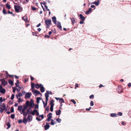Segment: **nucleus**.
<instances>
[{
	"mask_svg": "<svg viewBox=\"0 0 131 131\" xmlns=\"http://www.w3.org/2000/svg\"><path fill=\"white\" fill-rule=\"evenodd\" d=\"M35 105L34 103V102L32 99H31L30 101V103L29 104L30 107L27 110L26 112L28 113V114H31L32 112V110L31 109V108H33L35 106Z\"/></svg>",
	"mask_w": 131,
	"mask_h": 131,
	"instance_id": "f257e3e1",
	"label": "nucleus"
},
{
	"mask_svg": "<svg viewBox=\"0 0 131 131\" xmlns=\"http://www.w3.org/2000/svg\"><path fill=\"white\" fill-rule=\"evenodd\" d=\"M30 103V102L28 101H26L25 103V106H24V108L22 109L21 111L22 113H24L25 112V110H27V108L28 107L30 106L29 104Z\"/></svg>",
	"mask_w": 131,
	"mask_h": 131,
	"instance_id": "f03ea898",
	"label": "nucleus"
},
{
	"mask_svg": "<svg viewBox=\"0 0 131 131\" xmlns=\"http://www.w3.org/2000/svg\"><path fill=\"white\" fill-rule=\"evenodd\" d=\"M51 21L50 19H48L45 20V23L46 25V27L48 28L50 27V25L51 24Z\"/></svg>",
	"mask_w": 131,
	"mask_h": 131,
	"instance_id": "7ed1b4c3",
	"label": "nucleus"
},
{
	"mask_svg": "<svg viewBox=\"0 0 131 131\" xmlns=\"http://www.w3.org/2000/svg\"><path fill=\"white\" fill-rule=\"evenodd\" d=\"M14 8L15 12L17 13H18L19 12V10H21L20 12L23 10V8L20 6H17L16 5L14 6Z\"/></svg>",
	"mask_w": 131,
	"mask_h": 131,
	"instance_id": "20e7f679",
	"label": "nucleus"
},
{
	"mask_svg": "<svg viewBox=\"0 0 131 131\" xmlns=\"http://www.w3.org/2000/svg\"><path fill=\"white\" fill-rule=\"evenodd\" d=\"M1 104H2L1 105V107H0V109H2L3 110H5L6 111L7 110V109L6 108L5 104L4 103H1Z\"/></svg>",
	"mask_w": 131,
	"mask_h": 131,
	"instance_id": "39448f33",
	"label": "nucleus"
},
{
	"mask_svg": "<svg viewBox=\"0 0 131 131\" xmlns=\"http://www.w3.org/2000/svg\"><path fill=\"white\" fill-rule=\"evenodd\" d=\"M19 83V80H17L16 83H15L16 87H18V88H19V89H18L16 88L17 91L18 92H19V91H20L21 89V88L20 87V86L19 85H17V84H18Z\"/></svg>",
	"mask_w": 131,
	"mask_h": 131,
	"instance_id": "423d86ee",
	"label": "nucleus"
},
{
	"mask_svg": "<svg viewBox=\"0 0 131 131\" xmlns=\"http://www.w3.org/2000/svg\"><path fill=\"white\" fill-rule=\"evenodd\" d=\"M32 95L31 92H29L26 93L25 94V99L30 98Z\"/></svg>",
	"mask_w": 131,
	"mask_h": 131,
	"instance_id": "0eeeda50",
	"label": "nucleus"
},
{
	"mask_svg": "<svg viewBox=\"0 0 131 131\" xmlns=\"http://www.w3.org/2000/svg\"><path fill=\"white\" fill-rule=\"evenodd\" d=\"M6 92V90L4 88H3L1 85H0V92L2 94H4Z\"/></svg>",
	"mask_w": 131,
	"mask_h": 131,
	"instance_id": "6e6552de",
	"label": "nucleus"
},
{
	"mask_svg": "<svg viewBox=\"0 0 131 131\" xmlns=\"http://www.w3.org/2000/svg\"><path fill=\"white\" fill-rule=\"evenodd\" d=\"M57 26L58 29L61 30H62V26L60 22L59 21L57 22Z\"/></svg>",
	"mask_w": 131,
	"mask_h": 131,
	"instance_id": "1a4fd4ad",
	"label": "nucleus"
},
{
	"mask_svg": "<svg viewBox=\"0 0 131 131\" xmlns=\"http://www.w3.org/2000/svg\"><path fill=\"white\" fill-rule=\"evenodd\" d=\"M1 81L2 84L4 86L6 85L7 83V81H6L4 79H1Z\"/></svg>",
	"mask_w": 131,
	"mask_h": 131,
	"instance_id": "9d476101",
	"label": "nucleus"
},
{
	"mask_svg": "<svg viewBox=\"0 0 131 131\" xmlns=\"http://www.w3.org/2000/svg\"><path fill=\"white\" fill-rule=\"evenodd\" d=\"M50 126L49 125V123H46V125L44 126L45 130H47L49 128Z\"/></svg>",
	"mask_w": 131,
	"mask_h": 131,
	"instance_id": "9b49d317",
	"label": "nucleus"
},
{
	"mask_svg": "<svg viewBox=\"0 0 131 131\" xmlns=\"http://www.w3.org/2000/svg\"><path fill=\"white\" fill-rule=\"evenodd\" d=\"M52 22L55 25H57L56 18V17L53 16L52 17Z\"/></svg>",
	"mask_w": 131,
	"mask_h": 131,
	"instance_id": "f8f14e48",
	"label": "nucleus"
},
{
	"mask_svg": "<svg viewBox=\"0 0 131 131\" xmlns=\"http://www.w3.org/2000/svg\"><path fill=\"white\" fill-rule=\"evenodd\" d=\"M32 92L34 93V94L35 93L36 94H40L41 95L42 94L40 93V92L37 90H35L34 91H32Z\"/></svg>",
	"mask_w": 131,
	"mask_h": 131,
	"instance_id": "ddd939ff",
	"label": "nucleus"
},
{
	"mask_svg": "<svg viewBox=\"0 0 131 131\" xmlns=\"http://www.w3.org/2000/svg\"><path fill=\"white\" fill-rule=\"evenodd\" d=\"M92 9L91 8H89V9L88 10H87L86 12L85 13V14L88 15L90 14L91 12H92L91 10Z\"/></svg>",
	"mask_w": 131,
	"mask_h": 131,
	"instance_id": "4468645a",
	"label": "nucleus"
},
{
	"mask_svg": "<svg viewBox=\"0 0 131 131\" xmlns=\"http://www.w3.org/2000/svg\"><path fill=\"white\" fill-rule=\"evenodd\" d=\"M99 3H100L99 0L98 1H94V2H92L91 3V4H95L96 6H98L99 5Z\"/></svg>",
	"mask_w": 131,
	"mask_h": 131,
	"instance_id": "2eb2a0df",
	"label": "nucleus"
},
{
	"mask_svg": "<svg viewBox=\"0 0 131 131\" xmlns=\"http://www.w3.org/2000/svg\"><path fill=\"white\" fill-rule=\"evenodd\" d=\"M61 108V107H60V109L58 110V111H56V114L57 115H60L61 112V111L60 110Z\"/></svg>",
	"mask_w": 131,
	"mask_h": 131,
	"instance_id": "dca6fc26",
	"label": "nucleus"
},
{
	"mask_svg": "<svg viewBox=\"0 0 131 131\" xmlns=\"http://www.w3.org/2000/svg\"><path fill=\"white\" fill-rule=\"evenodd\" d=\"M80 18L82 20L84 21L85 19V17L83 16L82 14H80L79 15Z\"/></svg>",
	"mask_w": 131,
	"mask_h": 131,
	"instance_id": "f3484780",
	"label": "nucleus"
},
{
	"mask_svg": "<svg viewBox=\"0 0 131 131\" xmlns=\"http://www.w3.org/2000/svg\"><path fill=\"white\" fill-rule=\"evenodd\" d=\"M32 116L31 115H28L27 117V119L29 121V122L31 121L32 120Z\"/></svg>",
	"mask_w": 131,
	"mask_h": 131,
	"instance_id": "a211bd4d",
	"label": "nucleus"
},
{
	"mask_svg": "<svg viewBox=\"0 0 131 131\" xmlns=\"http://www.w3.org/2000/svg\"><path fill=\"white\" fill-rule=\"evenodd\" d=\"M110 116L112 117H116L117 116V114L115 113H112L111 114Z\"/></svg>",
	"mask_w": 131,
	"mask_h": 131,
	"instance_id": "6ab92c4d",
	"label": "nucleus"
},
{
	"mask_svg": "<svg viewBox=\"0 0 131 131\" xmlns=\"http://www.w3.org/2000/svg\"><path fill=\"white\" fill-rule=\"evenodd\" d=\"M22 105H19L18 106V111H19L21 113L22 108Z\"/></svg>",
	"mask_w": 131,
	"mask_h": 131,
	"instance_id": "aec40b11",
	"label": "nucleus"
},
{
	"mask_svg": "<svg viewBox=\"0 0 131 131\" xmlns=\"http://www.w3.org/2000/svg\"><path fill=\"white\" fill-rule=\"evenodd\" d=\"M23 122L24 123L26 124L27 122V119L26 117H24L23 119Z\"/></svg>",
	"mask_w": 131,
	"mask_h": 131,
	"instance_id": "412c9836",
	"label": "nucleus"
},
{
	"mask_svg": "<svg viewBox=\"0 0 131 131\" xmlns=\"http://www.w3.org/2000/svg\"><path fill=\"white\" fill-rule=\"evenodd\" d=\"M22 19L24 20L25 22L28 21V19L27 17L26 16H25L22 17Z\"/></svg>",
	"mask_w": 131,
	"mask_h": 131,
	"instance_id": "4be33fe9",
	"label": "nucleus"
},
{
	"mask_svg": "<svg viewBox=\"0 0 131 131\" xmlns=\"http://www.w3.org/2000/svg\"><path fill=\"white\" fill-rule=\"evenodd\" d=\"M20 113L21 114H23V116L24 117H26L27 116V115L28 114V113L26 112H24V113L21 112Z\"/></svg>",
	"mask_w": 131,
	"mask_h": 131,
	"instance_id": "5701e85b",
	"label": "nucleus"
},
{
	"mask_svg": "<svg viewBox=\"0 0 131 131\" xmlns=\"http://www.w3.org/2000/svg\"><path fill=\"white\" fill-rule=\"evenodd\" d=\"M71 19V22H72V24L74 25V24L75 23V18H70Z\"/></svg>",
	"mask_w": 131,
	"mask_h": 131,
	"instance_id": "b1692460",
	"label": "nucleus"
},
{
	"mask_svg": "<svg viewBox=\"0 0 131 131\" xmlns=\"http://www.w3.org/2000/svg\"><path fill=\"white\" fill-rule=\"evenodd\" d=\"M8 82L11 86L13 85L14 84L13 82L11 80H8Z\"/></svg>",
	"mask_w": 131,
	"mask_h": 131,
	"instance_id": "393cba45",
	"label": "nucleus"
},
{
	"mask_svg": "<svg viewBox=\"0 0 131 131\" xmlns=\"http://www.w3.org/2000/svg\"><path fill=\"white\" fill-rule=\"evenodd\" d=\"M37 111H38L36 109L34 110L33 111H32L31 114L33 115H35V112L36 113L37 112Z\"/></svg>",
	"mask_w": 131,
	"mask_h": 131,
	"instance_id": "a878e982",
	"label": "nucleus"
},
{
	"mask_svg": "<svg viewBox=\"0 0 131 131\" xmlns=\"http://www.w3.org/2000/svg\"><path fill=\"white\" fill-rule=\"evenodd\" d=\"M41 99V98L40 97H37V98L36 102L38 104L39 103V101Z\"/></svg>",
	"mask_w": 131,
	"mask_h": 131,
	"instance_id": "bb28decb",
	"label": "nucleus"
},
{
	"mask_svg": "<svg viewBox=\"0 0 131 131\" xmlns=\"http://www.w3.org/2000/svg\"><path fill=\"white\" fill-rule=\"evenodd\" d=\"M54 101L52 100H51L50 102V104L51 106H52H52H54V104L53 103H54Z\"/></svg>",
	"mask_w": 131,
	"mask_h": 131,
	"instance_id": "cd10ccee",
	"label": "nucleus"
},
{
	"mask_svg": "<svg viewBox=\"0 0 131 131\" xmlns=\"http://www.w3.org/2000/svg\"><path fill=\"white\" fill-rule=\"evenodd\" d=\"M7 125L8 126V127L6 128L7 129H9V128H10V127L11 126L9 122L7 123Z\"/></svg>",
	"mask_w": 131,
	"mask_h": 131,
	"instance_id": "c85d7f7f",
	"label": "nucleus"
},
{
	"mask_svg": "<svg viewBox=\"0 0 131 131\" xmlns=\"http://www.w3.org/2000/svg\"><path fill=\"white\" fill-rule=\"evenodd\" d=\"M59 102L61 104L62 103H64V101L63 99L61 98L59 101Z\"/></svg>",
	"mask_w": 131,
	"mask_h": 131,
	"instance_id": "c756f323",
	"label": "nucleus"
},
{
	"mask_svg": "<svg viewBox=\"0 0 131 131\" xmlns=\"http://www.w3.org/2000/svg\"><path fill=\"white\" fill-rule=\"evenodd\" d=\"M52 113H50L48 114L47 115V116L48 117L52 118Z\"/></svg>",
	"mask_w": 131,
	"mask_h": 131,
	"instance_id": "7c9ffc66",
	"label": "nucleus"
},
{
	"mask_svg": "<svg viewBox=\"0 0 131 131\" xmlns=\"http://www.w3.org/2000/svg\"><path fill=\"white\" fill-rule=\"evenodd\" d=\"M40 90L41 92H43L45 91V88L44 87H41L40 88Z\"/></svg>",
	"mask_w": 131,
	"mask_h": 131,
	"instance_id": "2f4dec72",
	"label": "nucleus"
},
{
	"mask_svg": "<svg viewBox=\"0 0 131 131\" xmlns=\"http://www.w3.org/2000/svg\"><path fill=\"white\" fill-rule=\"evenodd\" d=\"M31 88L32 89H34L35 87V84L34 83H32L31 84Z\"/></svg>",
	"mask_w": 131,
	"mask_h": 131,
	"instance_id": "473e14b6",
	"label": "nucleus"
},
{
	"mask_svg": "<svg viewBox=\"0 0 131 131\" xmlns=\"http://www.w3.org/2000/svg\"><path fill=\"white\" fill-rule=\"evenodd\" d=\"M6 7L8 9H10L11 8L10 6L7 4H6Z\"/></svg>",
	"mask_w": 131,
	"mask_h": 131,
	"instance_id": "72a5a7b5",
	"label": "nucleus"
},
{
	"mask_svg": "<svg viewBox=\"0 0 131 131\" xmlns=\"http://www.w3.org/2000/svg\"><path fill=\"white\" fill-rule=\"evenodd\" d=\"M35 87L37 89H38L40 88V86L38 84H37L35 85Z\"/></svg>",
	"mask_w": 131,
	"mask_h": 131,
	"instance_id": "f704fd0d",
	"label": "nucleus"
},
{
	"mask_svg": "<svg viewBox=\"0 0 131 131\" xmlns=\"http://www.w3.org/2000/svg\"><path fill=\"white\" fill-rule=\"evenodd\" d=\"M56 121L58 123H60L61 122V119L60 118H58L56 119Z\"/></svg>",
	"mask_w": 131,
	"mask_h": 131,
	"instance_id": "c9c22d12",
	"label": "nucleus"
},
{
	"mask_svg": "<svg viewBox=\"0 0 131 131\" xmlns=\"http://www.w3.org/2000/svg\"><path fill=\"white\" fill-rule=\"evenodd\" d=\"M10 111L11 113H13L14 112V108L13 107H12L10 109Z\"/></svg>",
	"mask_w": 131,
	"mask_h": 131,
	"instance_id": "e433bc0d",
	"label": "nucleus"
},
{
	"mask_svg": "<svg viewBox=\"0 0 131 131\" xmlns=\"http://www.w3.org/2000/svg\"><path fill=\"white\" fill-rule=\"evenodd\" d=\"M53 106H52V105L51 106L50 108L51 112H52L53 111Z\"/></svg>",
	"mask_w": 131,
	"mask_h": 131,
	"instance_id": "4c0bfd02",
	"label": "nucleus"
},
{
	"mask_svg": "<svg viewBox=\"0 0 131 131\" xmlns=\"http://www.w3.org/2000/svg\"><path fill=\"white\" fill-rule=\"evenodd\" d=\"M15 115L14 114H12L11 115V118L13 119H14L15 118Z\"/></svg>",
	"mask_w": 131,
	"mask_h": 131,
	"instance_id": "58836bf2",
	"label": "nucleus"
},
{
	"mask_svg": "<svg viewBox=\"0 0 131 131\" xmlns=\"http://www.w3.org/2000/svg\"><path fill=\"white\" fill-rule=\"evenodd\" d=\"M3 12L4 14H6L7 13L6 10L4 8L3 10Z\"/></svg>",
	"mask_w": 131,
	"mask_h": 131,
	"instance_id": "ea45409f",
	"label": "nucleus"
},
{
	"mask_svg": "<svg viewBox=\"0 0 131 131\" xmlns=\"http://www.w3.org/2000/svg\"><path fill=\"white\" fill-rule=\"evenodd\" d=\"M46 92L48 94H52V93L51 92L48 91H47Z\"/></svg>",
	"mask_w": 131,
	"mask_h": 131,
	"instance_id": "a19ab883",
	"label": "nucleus"
},
{
	"mask_svg": "<svg viewBox=\"0 0 131 131\" xmlns=\"http://www.w3.org/2000/svg\"><path fill=\"white\" fill-rule=\"evenodd\" d=\"M71 101L74 104H76V102L74 100L71 99Z\"/></svg>",
	"mask_w": 131,
	"mask_h": 131,
	"instance_id": "79ce46f5",
	"label": "nucleus"
},
{
	"mask_svg": "<svg viewBox=\"0 0 131 131\" xmlns=\"http://www.w3.org/2000/svg\"><path fill=\"white\" fill-rule=\"evenodd\" d=\"M23 95L22 94L21 92H19L18 94V96L19 97H21Z\"/></svg>",
	"mask_w": 131,
	"mask_h": 131,
	"instance_id": "37998d69",
	"label": "nucleus"
},
{
	"mask_svg": "<svg viewBox=\"0 0 131 131\" xmlns=\"http://www.w3.org/2000/svg\"><path fill=\"white\" fill-rule=\"evenodd\" d=\"M94 96L92 94L90 96H89V98L90 99H93L94 98Z\"/></svg>",
	"mask_w": 131,
	"mask_h": 131,
	"instance_id": "c03bdc74",
	"label": "nucleus"
},
{
	"mask_svg": "<svg viewBox=\"0 0 131 131\" xmlns=\"http://www.w3.org/2000/svg\"><path fill=\"white\" fill-rule=\"evenodd\" d=\"M12 88L13 90V92L14 93H15V91L16 90V89L14 87H13Z\"/></svg>",
	"mask_w": 131,
	"mask_h": 131,
	"instance_id": "a18cd8bd",
	"label": "nucleus"
},
{
	"mask_svg": "<svg viewBox=\"0 0 131 131\" xmlns=\"http://www.w3.org/2000/svg\"><path fill=\"white\" fill-rule=\"evenodd\" d=\"M45 95L46 98H48V97L49 96V95L47 93H45Z\"/></svg>",
	"mask_w": 131,
	"mask_h": 131,
	"instance_id": "49530a36",
	"label": "nucleus"
},
{
	"mask_svg": "<svg viewBox=\"0 0 131 131\" xmlns=\"http://www.w3.org/2000/svg\"><path fill=\"white\" fill-rule=\"evenodd\" d=\"M14 97V94H12V95L11 97V99L12 100H13Z\"/></svg>",
	"mask_w": 131,
	"mask_h": 131,
	"instance_id": "de8ad7c7",
	"label": "nucleus"
},
{
	"mask_svg": "<svg viewBox=\"0 0 131 131\" xmlns=\"http://www.w3.org/2000/svg\"><path fill=\"white\" fill-rule=\"evenodd\" d=\"M18 122L20 124L22 123L23 122V121L21 119H20L18 121Z\"/></svg>",
	"mask_w": 131,
	"mask_h": 131,
	"instance_id": "09e8293b",
	"label": "nucleus"
},
{
	"mask_svg": "<svg viewBox=\"0 0 131 131\" xmlns=\"http://www.w3.org/2000/svg\"><path fill=\"white\" fill-rule=\"evenodd\" d=\"M118 115L120 116H122V113L121 112H119L117 114V115Z\"/></svg>",
	"mask_w": 131,
	"mask_h": 131,
	"instance_id": "8fccbe9b",
	"label": "nucleus"
},
{
	"mask_svg": "<svg viewBox=\"0 0 131 131\" xmlns=\"http://www.w3.org/2000/svg\"><path fill=\"white\" fill-rule=\"evenodd\" d=\"M94 105V103L92 101H91L90 102V105L93 106Z\"/></svg>",
	"mask_w": 131,
	"mask_h": 131,
	"instance_id": "3c124183",
	"label": "nucleus"
},
{
	"mask_svg": "<svg viewBox=\"0 0 131 131\" xmlns=\"http://www.w3.org/2000/svg\"><path fill=\"white\" fill-rule=\"evenodd\" d=\"M42 119H43L44 118V116L43 114L39 116Z\"/></svg>",
	"mask_w": 131,
	"mask_h": 131,
	"instance_id": "603ef678",
	"label": "nucleus"
},
{
	"mask_svg": "<svg viewBox=\"0 0 131 131\" xmlns=\"http://www.w3.org/2000/svg\"><path fill=\"white\" fill-rule=\"evenodd\" d=\"M38 106H39V105L38 104H37V105L36 104L35 105V109L38 108Z\"/></svg>",
	"mask_w": 131,
	"mask_h": 131,
	"instance_id": "864d4df0",
	"label": "nucleus"
},
{
	"mask_svg": "<svg viewBox=\"0 0 131 131\" xmlns=\"http://www.w3.org/2000/svg\"><path fill=\"white\" fill-rule=\"evenodd\" d=\"M43 104L44 107L45 108L47 106V103L46 102V103H45V104Z\"/></svg>",
	"mask_w": 131,
	"mask_h": 131,
	"instance_id": "5fc2aeb1",
	"label": "nucleus"
},
{
	"mask_svg": "<svg viewBox=\"0 0 131 131\" xmlns=\"http://www.w3.org/2000/svg\"><path fill=\"white\" fill-rule=\"evenodd\" d=\"M36 119L37 120H38V121H41V119L39 118L38 117H36Z\"/></svg>",
	"mask_w": 131,
	"mask_h": 131,
	"instance_id": "6e6d98bb",
	"label": "nucleus"
},
{
	"mask_svg": "<svg viewBox=\"0 0 131 131\" xmlns=\"http://www.w3.org/2000/svg\"><path fill=\"white\" fill-rule=\"evenodd\" d=\"M122 124L123 125H125L126 124V123L124 122L123 121L122 122Z\"/></svg>",
	"mask_w": 131,
	"mask_h": 131,
	"instance_id": "4d7b16f0",
	"label": "nucleus"
},
{
	"mask_svg": "<svg viewBox=\"0 0 131 131\" xmlns=\"http://www.w3.org/2000/svg\"><path fill=\"white\" fill-rule=\"evenodd\" d=\"M46 110L47 112H49V106H48L46 108Z\"/></svg>",
	"mask_w": 131,
	"mask_h": 131,
	"instance_id": "13d9d810",
	"label": "nucleus"
},
{
	"mask_svg": "<svg viewBox=\"0 0 131 131\" xmlns=\"http://www.w3.org/2000/svg\"><path fill=\"white\" fill-rule=\"evenodd\" d=\"M32 10L33 11L35 10L36 9V8L34 7H32Z\"/></svg>",
	"mask_w": 131,
	"mask_h": 131,
	"instance_id": "bf43d9fd",
	"label": "nucleus"
},
{
	"mask_svg": "<svg viewBox=\"0 0 131 131\" xmlns=\"http://www.w3.org/2000/svg\"><path fill=\"white\" fill-rule=\"evenodd\" d=\"M18 103H20L21 101V99L20 98H18Z\"/></svg>",
	"mask_w": 131,
	"mask_h": 131,
	"instance_id": "052dcab7",
	"label": "nucleus"
},
{
	"mask_svg": "<svg viewBox=\"0 0 131 131\" xmlns=\"http://www.w3.org/2000/svg\"><path fill=\"white\" fill-rule=\"evenodd\" d=\"M91 107H90L89 108H87L86 109V111H89L90 109L91 108Z\"/></svg>",
	"mask_w": 131,
	"mask_h": 131,
	"instance_id": "680f3d73",
	"label": "nucleus"
},
{
	"mask_svg": "<svg viewBox=\"0 0 131 131\" xmlns=\"http://www.w3.org/2000/svg\"><path fill=\"white\" fill-rule=\"evenodd\" d=\"M51 118H52L48 117V118L47 119V120L48 121H50L51 120Z\"/></svg>",
	"mask_w": 131,
	"mask_h": 131,
	"instance_id": "e2e57ef3",
	"label": "nucleus"
},
{
	"mask_svg": "<svg viewBox=\"0 0 131 131\" xmlns=\"http://www.w3.org/2000/svg\"><path fill=\"white\" fill-rule=\"evenodd\" d=\"M32 35L33 36H37V35L36 34V33L35 32H32Z\"/></svg>",
	"mask_w": 131,
	"mask_h": 131,
	"instance_id": "0e129e2a",
	"label": "nucleus"
},
{
	"mask_svg": "<svg viewBox=\"0 0 131 131\" xmlns=\"http://www.w3.org/2000/svg\"><path fill=\"white\" fill-rule=\"evenodd\" d=\"M78 84L77 83H76L75 85V89L76 88L78 87Z\"/></svg>",
	"mask_w": 131,
	"mask_h": 131,
	"instance_id": "69168bd1",
	"label": "nucleus"
},
{
	"mask_svg": "<svg viewBox=\"0 0 131 131\" xmlns=\"http://www.w3.org/2000/svg\"><path fill=\"white\" fill-rule=\"evenodd\" d=\"M30 77L31 78V80L32 81L34 80V78L32 77L31 75H30Z\"/></svg>",
	"mask_w": 131,
	"mask_h": 131,
	"instance_id": "338daca9",
	"label": "nucleus"
},
{
	"mask_svg": "<svg viewBox=\"0 0 131 131\" xmlns=\"http://www.w3.org/2000/svg\"><path fill=\"white\" fill-rule=\"evenodd\" d=\"M128 85L129 87L131 86V83H129L128 84Z\"/></svg>",
	"mask_w": 131,
	"mask_h": 131,
	"instance_id": "774afa93",
	"label": "nucleus"
}]
</instances>
